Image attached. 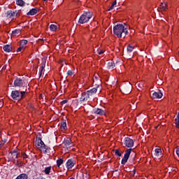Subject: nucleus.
I'll return each instance as SVG.
<instances>
[{"label":"nucleus","mask_w":179,"mask_h":179,"mask_svg":"<svg viewBox=\"0 0 179 179\" xmlns=\"http://www.w3.org/2000/svg\"><path fill=\"white\" fill-rule=\"evenodd\" d=\"M128 27L124 24H117L113 27V33L115 36H117L119 38H125L128 34Z\"/></svg>","instance_id":"1"},{"label":"nucleus","mask_w":179,"mask_h":179,"mask_svg":"<svg viewBox=\"0 0 179 179\" xmlns=\"http://www.w3.org/2000/svg\"><path fill=\"white\" fill-rule=\"evenodd\" d=\"M35 147L38 150L42 152V153H48L49 150V148L45 145L43 140L41 138H37L35 141Z\"/></svg>","instance_id":"2"},{"label":"nucleus","mask_w":179,"mask_h":179,"mask_svg":"<svg viewBox=\"0 0 179 179\" xmlns=\"http://www.w3.org/2000/svg\"><path fill=\"white\" fill-rule=\"evenodd\" d=\"M91 17H93V13L92 12L88 11L84 13L79 18V24H85V23H87Z\"/></svg>","instance_id":"3"},{"label":"nucleus","mask_w":179,"mask_h":179,"mask_svg":"<svg viewBox=\"0 0 179 179\" xmlns=\"http://www.w3.org/2000/svg\"><path fill=\"white\" fill-rule=\"evenodd\" d=\"M11 97L14 100H22L26 97V91L19 92L18 90L12 91Z\"/></svg>","instance_id":"4"},{"label":"nucleus","mask_w":179,"mask_h":179,"mask_svg":"<svg viewBox=\"0 0 179 179\" xmlns=\"http://www.w3.org/2000/svg\"><path fill=\"white\" fill-rule=\"evenodd\" d=\"M120 92L123 94H129L132 92V85L130 83H127L125 85H123L120 87Z\"/></svg>","instance_id":"5"},{"label":"nucleus","mask_w":179,"mask_h":179,"mask_svg":"<svg viewBox=\"0 0 179 179\" xmlns=\"http://www.w3.org/2000/svg\"><path fill=\"white\" fill-rule=\"evenodd\" d=\"M95 93H97V88L94 87L92 90L87 91L86 93L83 94V96L81 97V100L85 101V100H87L89 97L94 96Z\"/></svg>","instance_id":"6"},{"label":"nucleus","mask_w":179,"mask_h":179,"mask_svg":"<svg viewBox=\"0 0 179 179\" xmlns=\"http://www.w3.org/2000/svg\"><path fill=\"white\" fill-rule=\"evenodd\" d=\"M150 96L152 99H162L163 97V93L160 90L157 92H150Z\"/></svg>","instance_id":"7"},{"label":"nucleus","mask_w":179,"mask_h":179,"mask_svg":"<svg viewBox=\"0 0 179 179\" xmlns=\"http://www.w3.org/2000/svg\"><path fill=\"white\" fill-rule=\"evenodd\" d=\"M25 85L24 80L20 78H16L14 81V85L17 87H24Z\"/></svg>","instance_id":"8"},{"label":"nucleus","mask_w":179,"mask_h":179,"mask_svg":"<svg viewBox=\"0 0 179 179\" xmlns=\"http://www.w3.org/2000/svg\"><path fill=\"white\" fill-rule=\"evenodd\" d=\"M6 17L7 19H15V17H17V11H8L6 13Z\"/></svg>","instance_id":"9"},{"label":"nucleus","mask_w":179,"mask_h":179,"mask_svg":"<svg viewBox=\"0 0 179 179\" xmlns=\"http://www.w3.org/2000/svg\"><path fill=\"white\" fill-rule=\"evenodd\" d=\"M134 141L129 137L125 138L124 145L127 148H132L134 146Z\"/></svg>","instance_id":"10"},{"label":"nucleus","mask_w":179,"mask_h":179,"mask_svg":"<svg viewBox=\"0 0 179 179\" xmlns=\"http://www.w3.org/2000/svg\"><path fill=\"white\" fill-rule=\"evenodd\" d=\"M76 163V162L73 159H69L66 164L67 169L69 170V169H72V167H73V166H75Z\"/></svg>","instance_id":"11"},{"label":"nucleus","mask_w":179,"mask_h":179,"mask_svg":"<svg viewBox=\"0 0 179 179\" xmlns=\"http://www.w3.org/2000/svg\"><path fill=\"white\" fill-rule=\"evenodd\" d=\"M38 12V8H32L27 13V15L28 16H34V15H37V13Z\"/></svg>","instance_id":"12"},{"label":"nucleus","mask_w":179,"mask_h":179,"mask_svg":"<svg viewBox=\"0 0 179 179\" xmlns=\"http://www.w3.org/2000/svg\"><path fill=\"white\" fill-rule=\"evenodd\" d=\"M93 83H95V85H98L99 86V83H100V77L99 76V74L94 76Z\"/></svg>","instance_id":"13"},{"label":"nucleus","mask_w":179,"mask_h":179,"mask_svg":"<svg viewBox=\"0 0 179 179\" xmlns=\"http://www.w3.org/2000/svg\"><path fill=\"white\" fill-rule=\"evenodd\" d=\"M162 150L160 148L155 149V152L154 154V156L156 157H158V159H160L162 157Z\"/></svg>","instance_id":"14"},{"label":"nucleus","mask_w":179,"mask_h":179,"mask_svg":"<svg viewBox=\"0 0 179 179\" xmlns=\"http://www.w3.org/2000/svg\"><path fill=\"white\" fill-rule=\"evenodd\" d=\"M27 43H29V41H27V40H21L19 41V45L20 47H24V48H26V45H27Z\"/></svg>","instance_id":"15"},{"label":"nucleus","mask_w":179,"mask_h":179,"mask_svg":"<svg viewBox=\"0 0 179 179\" xmlns=\"http://www.w3.org/2000/svg\"><path fill=\"white\" fill-rule=\"evenodd\" d=\"M159 9L161 10H167V9H169V7L167 6V3H161V4L159 5Z\"/></svg>","instance_id":"16"},{"label":"nucleus","mask_w":179,"mask_h":179,"mask_svg":"<svg viewBox=\"0 0 179 179\" xmlns=\"http://www.w3.org/2000/svg\"><path fill=\"white\" fill-rule=\"evenodd\" d=\"M3 49L6 52H10V51H12V46L10 45H6L3 47Z\"/></svg>","instance_id":"17"},{"label":"nucleus","mask_w":179,"mask_h":179,"mask_svg":"<svg viewBox=\"0 0 179 179\" xmlns=\"http://www.w3.org/2000/svg\"><path fill=\"white\" fill-rule=\"evenodd\" d=\"M21 32H22V31L20 29H15V30L13 31L12 36L14 37L20 36Z\"/></svg>","instance_id":"18"},{"label":"nucleus","mask_w":179,"mask_h":179,"mask_svg":"<svg viewBox=\"0 0 179 179\" xmlns=\"http://www.w3.org/2000/svg\"><path fill=\"white\" fill-rule=\"evenodd\" d=\"M95 114H97L98 115H104L106 114V112L103 110V109L98 108L94 111Z\"/></svg>","instance_id":"19"},{"label":"nucleus","mask_w":179,"mask_h":179,"mask_svg":"<svg viewBox=\"0 0 179 179\" xmlns=\"http://www.w3.org/2000/svg\"><path fill=\"white\" fill-rule=\"evenodd\" d=\"M50 29L51 31H57L58 29V26L54 24H50Z\"/></svg>","instance_id":"20"},{"label":"nucleus","mask_w":179,"mask_h":179,"mask_svg":"<svg viewBox=\"0 0 179 179\" xmlns=\"http://www.w3.org/2000/svg\"><path fill=\"white\" fill-rule=\"evenodd\" d=\"M16 4L18 5V6H24L26 3L23 0H17Z\"/></svg>","instance_id":"21"},{"label":"nucleus","mask_w":179,"mask_h":179,"mask_svg":"<svg viewBox=\"0 0 179 179\" xmlns=\"http://www.w3.org/2000/svg\"><path fill=\"white\" fill-rule=\"evenodd\" d=\"M27 108L29 111H34V106H33V104L31 103H28L27 106Z\"/></svg>","instance_id":"22"},{"label":"nucleus","mask_w":179,"mask_h":179,"mask_svg":"<svg viewBox=\"0 0 179 179\" xmlns=\"http://www.w3.org/2000/svg\"><path fill=\"white\" fill-rule=\"evenodd\" d=\"M64 164V159H59L57 160V167H61V165Z\"/></svg>","instance_id":"23"},{"label":"nucleus","mask_w":179,"mask_h":179,"mask_svg":"<svg viewBox=\"0 0 179 179\" xmlns=\"http://www.w3.org/2000/svg\"><path fill=\"white\" fill-rule=\"evenodd\" d=\"M44 173H45V174L48 176V174H50V173H51V166L45 168Z\"/></svg>","instance_id":"24"},{"label":"nucleus","mask_w":179,"mask_h":179,"mask_svg":"<svg viewBox=\"0 0 179 179\" xmlns=\"http://www.w3.org/2000/svg\"><path fill=\"white\" fill-rule=\"evenodd\" d=\"M131 152H132V149L131 148L127 149L125 151L124 156H126L127 157H129V156L131 155Z\"/></svg>","instance_id":"25"},{"label":"nucleus","mask_w":179,"mask_h":179,"mask_svg":"<svg viewBox=\"0 0 179 179\" xmlns=\"http://www.w3.org/2000/svg\"><path fill=\"white\" fill-rule=\"evenodd\" d=\"M129 159V157H127L125 155H124L122 159V164H126L127 162H128V159Z\"/></svg>","instance_id":"26"},{"label":"nucleus","mask_w":179,"mask_h":179,"mask_svg":"<svg viewBox=\"0 0 179 179\" xmlns=\"http://www.w3.org/2000/svg\"><path fill=\"white\" fill-rule=\"evenodd\" d=\"M60 128H61V129H64V130L66 129V128H67L66 122H65V121L62 122Z\"/></svg>","instance_id":"27"},{"label":"nucleus","mask_w":179,"mask_h":179,"mask_svg":"<svg viewBox=\"0 0 179 179\" xmlns=\"http://www.w3.org/2000/svg\"><path fill=\"white\" fill-rule=\"evenodd\" d=\"M176 128H179V113H178V115L176 118L175 119Z\"/></svg>","instance_id":"28"},{"label":"nucleus","mask_w":179,"mask_h":179,"mask_svg":"<svg viewBox=\"0 0 179 179\" xmlns=\"http://www.w3.org/2000/svg\"><path fill=\"white\" fill-rule=\"evenodd\" d=\"M115 155H116V156H119V157H121L122 156V153L120 152V150H115Z\"/></svg>","instance_id":"29"},{"label":"nucleus","mask_w":179,"mask_h":179,"mask_svg":"<svg viewBox=\"0 0 179 179\" xmlns=\"http://www.w3.org/2000/svg\"><path fill=\"white\" fill-rule=\"evenodd\" d=\"M117 5V1H113L109 8L108 10H113L114 9V6Z\"/></svg>","instance_id":"30"},{"label":"nucleus","mask_w":179,"mask_h":179,"mask_svg":"<svg viewBox=\"0 0 179 179\" xmlns=\"http://www.w3.org/2000/svg\"><path fill=\"white\" fill-rule=\"evenodd\" d=\"M134 51V48L131 45L127 46V52H132Z\"/></svg>","instance_id":"31"},{"label":"nucleus","mask_w":179,"mask_h":179,"mask_svg":"<svg viewBox=\"0 0 179 179\" xmlns=\"http://www.w3.org/2000/svg\"><path fill=\"white\" fill-rule=\"evenodd\" d=\"M5 143H6V140L0 141V149H2V148H3V145H5Z\"/></svg>","instance_id":"32"},{"label":"nucleus","mask_w":179,"mask_h":179,"mask_svg":"<svg viewBox=\"0 0 179 179\" xmlns=\"http://www.w3.org/2000/svg\"><path fill=\"white\" fill-rule=\"evenodd\" d=\"M25 48L22 46H20L17 49V52H21V51H24Z\"/></svg>","instance_id":"33"},{"label":"nucleus","mask_w":179,"mask_h":179,"mask_svg":"<svg viewBox=\"0 0 179 179\" xmlns=\"http://www.w3.org/2000/svg\"><path fill=\"white\" fill-rule=\"evenodd\" d=\"M97 52H98L99 55H101L102 54H104L105 51L103 49H98Z\"/></svg>","instance_id":"34"},{"label":"nucleus","mask_w":179,"mask_h":179,"mask_svg":"<svg viewBox=\"0 0 179 179\" xmlns=\"http://www.w3.org/2000/svg\"><path fill=\"white\" fill-rule=\"evenodd\" d=\"M67 75H68L69 76H72V75H73V71L72 70H69V71H67Z\"/></svg>","instance_id":"35"},{"label":"nucleus","mask_w":179,"mask_h":179,"mask_svg":"<svg viewBox=\"0 0 179 179\" xmlns=\"http://www.w3.org/2000/svg\"><path fill=\"white\" fill-rule=\"evenodd\" d=\"M44 68H45L44 65L41 66V71H40V76H41L43 73V71H44Z\"/></svg>","instance_id":"36"},{"label":"nucleus","mask_w":179,"mask_h":179,"mask_svg":"<svg viewBox=\"0 0 179 179\" xmlns=\"http://www.w3.org/2000/svg\"><path fill=\"white\" fill-rule=\"evenodd\" d=\"M22 157L23 159H27L28 156L27 155V154L25 152H22Z\"/></svg>","instance_id":"37"},{"label":"nucleus","mask_w":179,"mask_h":179,"mask_svg":"<svg viewBox=\"0 0 179 179\" xmlns=\"http://www.w3.org/2000/svg\"><path fill=\"white\" fill-rule=\"evenodd\" d=\"M65 143H66V146L71 145V140H66L65 141Z\"/></svg>","instance_id":"38"},{"label":"nucleus","mask_w":179,"mask_h":179,"mask_svg":"<svg viewBox=\"0 0 179 179\" xmlns=\"http://www.w3.org/2000/svg\"><path fill=\"white\" fill-rule=\"evenodd\" d=\"M12 155H13V156H15V159H17V151H13V152H12Z\"/></svg>","instance_id":"39"},{"label":"nucleus","mask_w":179,"mask_h":179,"mask_svg":"<svg viewBox=\"0 0 179 179\" xmlns=\"http://www.w3.org/2000/svg\"><path fill=\"white\" fill-rule=\"evenodd\" d=\"M61 103H62V104H66V103H68V101L64 100Z\"/></svg>","instance_id":"40"},{"label":"nucleus","mask_w":179,"mask_h":179,"mask_svg":"<svg viewBox=\"0 0 179 179\" xmlns=\"http://www.w3.org/2000/svg\"><path fill=\"white\" fill-rule=\"evenodd\" d=\"M3 69H6V66H3Z\"/></svg>","instance_id":"41"},{"label":"nucleus","mask_w":179,"mask_h":179,"mask_svg":"<svg viewBox=\"0 0 179 179\" xmlns=\"http://www.w3.org/2000/svg\"><path fill=\"white\" fill-rule=\"evenodd\" d=\"M109 68H111V66H110Z\"/></svg>","instance_id":"42"},{"label":"nucleus","mask_w":179,"mask_h":179,"mask_svg":"<svg viewBox=\"0 0 179 179\" xmlns=\"http://www.w3.org/2000/svg\"><path fill=\"white\" fill-rule=\"evenodd\" d=\"M43 1H47V0H43Z\"/></svg>","instance_id":"43"}]
</instances>
